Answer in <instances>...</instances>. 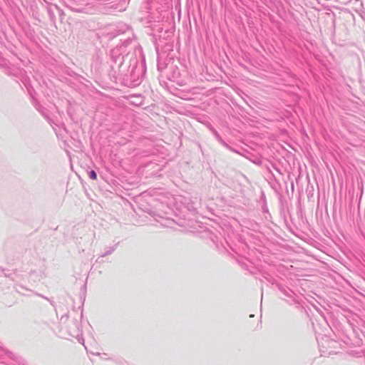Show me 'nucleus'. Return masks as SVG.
Returning <instances> with one entry per match:
<instances>
[{
    "label": "nucleus",
    "mask_w": 365,
    "mask_h": 365,
    "mask_svg": "<svg viewBox=\"0 0 365 365\" xmlns=\"http://www.w3.org/2000/svg\"><path fill=\"white\" fill-rule=\"evenodd\" d=\"M89 177L92 179V180H96L97 178V175L95 171L93 170H91L89 173Z\"/></svg>",
    "instance_id": "nucleus-1"
}]
</instances>
